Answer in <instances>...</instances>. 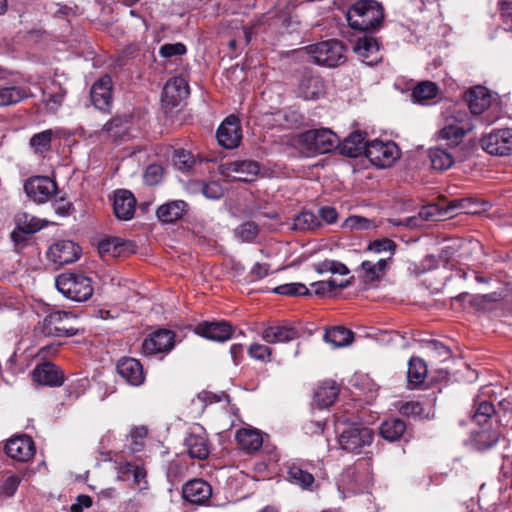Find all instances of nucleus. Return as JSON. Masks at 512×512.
Returning <instances> with one entry per match:
<instances>
[{"instance_id": "obj_1", "label": "nucleus", "mask_w": 512, "mask_h": 512, "mask_svg": "<svg viewBox=\"0 0 512 512\" xmlns=\"http://www.w3.org/2000/svg\"><path fill=\"white\" fill-rule=\"evenodd\" d=\"M337 443L341 450L348 453H360L372 444L373 430L361 423L339 418L336 422Z\"/></svg>"}, {"instance_id": "obj_2", "label": "nucleus", "mask_w": 512, "mask_h": 512, "mask_svg": "<svg viewBox=\"0 0 512 512\" xmlns=\"http://www.w3.org/2000/svg\"><path fill=\"white\" fill-rule=\"evenodd\" d=\"M473 128L474 123L468 113L464 109L453 107L446 112L444 125L438 132V138L447 141L451 147H456Z\"/></svg>"}, {"instance_id": "obj_3", "label": "nucleus", "mask_w": 512, "mask_h": 512, "mask_svg": "<svg viewBox=\"0 0 512 512\" xmlns=\"http://www.w3.org/2000/svg\"><path fill=\"white\" fill-rule=\"evenodd\" d=\"M383 18V8L375 0H359L347 13L349 25L361 31L379 27Z\"/></svg>"}, {"instance_id": "obj_4", "label": "nucleus", "mask_w": 512, "mask_h": 512, "mask_svg": "<svg viewBox=\"0 0 512 512\" xmlns=\"http://www.w3.org/2000/svg\"><path fill=\"white\" fill-rule=\"evenodd\" d=\"M306 53L312 61L321 66L336 67L346 61L345 47L338 40H326L306 46L298 51Z\"/></svg>"}, {"instance_id": "obj_5", "label": "nucleus", "mask_w": 512, "mask_h": 512, "mask_svg": "<svg viewBox=\"0 0 512 512\" xmlns=\"http://www.w3.org/2000/svg\"><path fill=\"white\" fill-rule=\"evenodd\" d=\"M56 287L65 297L76 302L90 299L94 292L92 280L76 273H63L56 278Z\"/></svg>"}, {"instance_id": "obj_6", "label": "nucleus", "mask_w": 512, "mask_h": 512, "mask_svg": "<svg viewBox=\"0 0 512 512\" xmlns=\"http://www.w3.org/2000/svg\"><path fill=\"white\" fill-rule=\"evenodd\" d=\"M299 143L309 154H324L339 146V137L328 128L311 129L299 136Z\"/></svg>"}, {"instance_id": "obj_7", "label": "nucleus", "mask_w": 512, "mask_h": 512, "mask_svg": "<svg viewBox=\"0 0 512 512\" xmlns=\"http://www.w3.org/2000/svg\"><path fill=\"white\" fill-rule=\"evenodd\" d=\"M75 316L66 311H53L43 320L41 330L45 336L69 337L78 332Z\"/></svg>"}, {"instance_id": "obj_8", "label": "nucleus", "mask_w": 512, "mask_h": 512, "mask_svg": "<svg viewBox=\"0 0 512 512\" xmlns=\"http://www.w3.org/2000/svg\"><path fill=\"white\" fill-rule=\"evenodd\" d=\"M365 155L373 165L385 168L390 167L400 157V150L394 142L374 140L368 144Z\"/></svg>"}, {"instance_id": "obj_9", "label": "nucleus", "mask_w": 512, "mask_h": 512, "mask_svg": "<svg viewBox=\"0 0 512 512\" xmlns=\"http://www.w3.org/2000/svg\"><path fill=\"white\" fill-rule=\"evenodd\" d=\"M483 149L492 155L504 156L512 151V129H498L481 139Z\"/></svg>"}, {"instance_id": "obj_10", "label": "nucleus", "mask_w": 512, "mask_h": 512, "mask_svg": "<svg viewBox=\"0 0 512 512\" xmlns=\"http://www.w3.org/2000/svg\"><path fill=\"white\" fill-rule=\"evenodd\" d=\"M27 196L37 203L47 202L57 191V184L47 176H36L24 184Z\"/></svg>"}, {"instance_id": "obj_11", "label": "nucleus", "mask_w": 512, "mask_h": 512, "mask_svg": "<svg viewBox=\"0 0 512 512\" xmlns=\"http://www.w3.org/2000/svg\"><path fill=\"white\" fill-rule=\"evenodd\" d=\"M174 342V332L167 329H159L144 340L142 350L145 355L165 353L173 348Z\"/></svg>"}, {"instance_id": "obj_12", "label": "nucleus", "mask_w": 512, "mask_h": 512, "mask_svg": "<svg viewBox=\"0 0 512 512\" xmlns=\"http://www.w3.org/2000/svg\"><path fill=\"white\" fill-rule=\"evenodd\" d=\"M242 138L241 127L238 117L228 116L217 130V140L226 149L236 148Z\"/></svg>"}, {"instance_id": "obj_13", "label": "nucleus", "mask_w": 512, "mask_h": 512, "mask_svg": "<svg viewBox=\"0 0 512 512\" xmlns=\"http://www.w3.org/2000/svg\"><path fill=\"white\" fill-rule=\"evenodd\" d=\"M80 247L70 240H61L50 246L48 258L58 265L75 262L79 258Z\"/></svg>"}, {"instance_id": "obj_14", "label": "nucleus", "mask_w": 512, "mask_h": 512, "mask_svg": "<svg viewBox=\"0 0 512 512\" xmlns=\"http://www.w3.org/2000/svg\"><path fill=\"white\" fill-rule=\"evenodd\" d=\"M5 452L16 461H29L35 454L34 442L26 435L11 438L5 445Z\"/></svg>"}, {"instance_id": "obj_15", "label": "nucleus", "mask_w": 512, "mask_h": 512, "mask_svg": "<svg viewBox=\"0 0 512 512\" xmlns=\"http://www.w3.org/2000/svg\"><path fill=\"white\" fill-rule=\"evenodd\" d=\"M189 95V86L182 77H173L169 79L162 92V102L166 106L175 107L180 101Z\"/></svg>"}, {"instance_id": "obj_16", "label": "nucleus", "mask_w": 512, "mask_h": 512, "mask_svg": "<svg viewBox=\"0 0 512 512\" xmlns=\"http://www.w3.org/2000/svg\"><path fill=\"white\" fill-rule=\"evenodd\" d=\"M259 164L251 160L234 161L226 163L222 172L228 177L242 182H249L259 173Z\"/></svg>"}, {"instance_id": "obj_17", "label": "nucleus", "mask_w": 512, "mask_h": 512, "mask_svg": "<svg viewBox=\"0 0 512 512\" xmlns=\"http://www.w3.org/2000/svg\"><path fill=\"white\" fill-rule=\"evenodd\" d=\"M91 101L99 110H107L112 103V80L110 76L100 77L91 87Z\"/></svg>"}, {"instance_id": "obj_18", "label": "nucleus", "mask_w": 512, "mask_h": 512, "mask_svg": "<svg viewBox=\"0 0 512 512\" xmlns=\"http://www.w3.org/2000/svg\"><path fill=\"white\" fill-rule=\"evenodd\" d=\"M136 208L134 195L125 189L117 190L114 193L113 211L117 219L127 221L133 218Z\"/></svg>"}, {"instance_id": "obj_19", "label": "nucleus", "mask_w": 512, "mask_h": 512, "mask_svg": "<svg viewBox=\"0 0 512 512\" xmlns=\"http://www.w3.org/2000/svg\"><path fill=\"white\" fill-rule=\"evenodd\" d=\"M465 101L474 115H481L488 110L492 103V95L483 86H475L465 93Z\"/></svg>"}, {"instance_id": "obj_20", "label": "nucleus", "mask_w": 512, "mask_h": 512, "mask_svg": "<svg viewBox=\"0 0 512 512\" xmlns=\"http://www.w3.org/2000/svg\"><path fill=\"white\" fill-rule=\"evenodd\" d=\"M195 330L197 334L218 342L229 340L233 334L232 326L226 321L203 322Z\"/></svg>"}, {"instance_id": "obj_21", "label": "nucleus", "mask_w": 512, "mask_h": 512, "mask_svg": "<svg viewBox=\"0 0 512 512\" xmlns=\"http://www.w3.org/2000/svg\"><path fill=\"white\" fill-rule=\"evenodd\" d=\"M33 380L41 385L60 386L64 381L63 373L51 362L37 365L32 371Z\"/></svg>"}, {"instance_id": "obj_22", "label": "nucleus", "mask_w": 512, "mask_h": 512, "mask_svg": "<svg viewBox=\"0 0 512 512\" xmlns=\"http://www.w3.org/2000/svg\"><path fill=\"white\" fill-rule=\"evenodd\" d=\"M118 374L130 385L139 386L144 382L141 363L134 358H122L117 363Z\"/></svg>"}, {"instance_id": "obj_23", "label": "nucleus", "mask_w": 512, "mask_h": 512, "mask_svg": "<svg viewBox=\"0 0 512 512\" xmlns=\"http://www.w3.org/2000/svg\"><path fill=\"white\" fill-rule=\"evenodd\" d=\"M185 500L194 504L205 503L212 494L211 486L202 479H194L187 482L182 489Z\"/></svg>"}, {"instance_id": "obj_24", "label": "nucleus", "mask_w": 512, "mask_h": 512, "mask_svg": "<svg viewBox=\"0 0 512 512\" xmlns=\"http://www.w3.org/2000/svg\"><path fill=\"white\" fill-rule=\"evenodd\" d=\"M389 268L387 259L365 260L361 263L359 277L368 284L380 281Z\"/></svg>"}, {"instance_id": "obj_25", "label": "nucleus", "mask_w": 512, "mask_h": 512, "mask_svg": "<svg viewBox=\"0 0 512 512\" xmlns=\"http://www.w3.org/2000/svg\"><path fill=\"white\" fill-rule=\"evenodd\" d=\"M367 134L362 131H354L349 136H347L342 143L339 142L340 154L356 158L363 153L365 154V150L368 146L366 141Z\"/></svg>"}, {"instance_id": "obj_26", "label": "nucleus", "mask_w": 512, "mask_h": 512, "mask_svg": "<svg viewBox=\"0 0 512 512\" xmlns=\"http://www.w3.org/2000/svg\"><path fill=\"white\" fill-rule=\"evenodd\" d=\"M198 430L191 432L186 437L185 444L191 458L203 460L208 457L210 449L205 432L201 427Z\"/></svg>"}, {"instance_id": "obj_27", "label": "nucleus", "mask_w": 512, "mask_h": 512, "mask_svg": "<svg viewBox=\"0 0 512 512\" xmlns=\"http://www.w3.org/2000/svg\"><path fill=\"white\" fill-rule=\"evenodd\" d=\"M354 51L368 65H374L381 59L379 44L375 38L370 36L358 38L354 45Z\"/></svg>"}, {"instance_id": "obj_28", "label": "nucleus", "mask_w": 512, "mask_h": 512, "mask_svg": "<svg viewBox=\"0 0 512 512\" xmlns=\"http://www.w3.org/2000/svg\"><path fill=\"white\" fill-rule=\"evenodd\" d=\"M130 118L128 116H116L105 123L99 134L113 141L122 140L129 133Z\"/></svg>"}, {"instance_id": "obj_29", "label": "nucleus", "mask_w": 512, "mask_h": 512, "mask_svg": "<svg viewBox=\"0 0 512 512\" xmlns=\"http://www.w3.org/2000/svg\"><path fill=\"white\" fill-rule=\"evenodd\" d=\"M186 190L190 194H202L207 199L218 200L224 195V189L216 181L205 182L192 179L186 184Z\"/></svg>"}, {"instance_id": "obj_30", "label": "nucleus", "mask_w": 512, "mask_h": 512, "mask_svg": "<svg viewBox=\"0 0 512 512\" xmlns=\"http://www.w3.org/2000/svg\"><path fill=\"white\" fill-rule=\"evenodd\" d=\"M261 337L269 344L289 342L298 337V331L291 326L273 325L266 327L262 331Z\"/></svg>"}, {"instance_id": "obj_31", "label": "nucleus", "mask_w": 512, "mask_h": 512, "mask_svg": "<svg viewBox=\"0 0 512 512\" xmlns=\"http://www.w3.org/2000/svg\"><path fill=\"white\" fill-rule=\"evenodd\" d=\"M188 210V204L183 200H173L158 207L156 215L163 223H174L181 219Z\"/></svg>"}, {"instance_id": "obj_32", "label": "nucleus", "mask_w": 512, "mask_h": 512, "mask_svg": "<svg viewBox=\"0 0 512 512\" xmlns=\"http://www.w3.org/2000/svg\"><path fill=\"white\" fill-rule=\"evenodd\" d=\"M236 441L240 448L247 453L258 451L263 444L261 432L255 428H242L236 432Z\"/></svg>"}, {"instance_id": "obj_33", "label": "nucleus", "mask_w": 512, "mask_h": 512, "mask_svg": "<svg viewBox=\"0 0 512 512\" xmlns=\"http://www.w3.org/2000/svg\"><path fill=\"white\" fill-rule=\"evenodd\" d=\"M132 247L133 245L130 241L119 237H111L99 242L98 251L102 257L106 255L118 257L123 253L132 251Z\"/></svg>"}, {"instance_id": "obj_34", "label": "nucleus", "mask_w": 512, "mask_h": 512, "mask_svg": "<svg viewBox=\"0 0 512 512\" xmlns=\"http://www.w3.org/2000/svg\"><path fill=\"white\" fill-rule=\"evenodd\" d=\"M339 394V388L334 381L322 382L314 393V402L319 408L331 406Z\"/></svg>"}, {"instance_id": "obj_35", "label": "nucleus", "mask_w": 512, "mask_h": 512, "mask_svg": "<svg viewBox=\"0 0 512 512\" xmlns=\"http://www.w3.org/2000/svg\"><path fill=\"white\" fill-rule=\"evenodd\" d=\"M323 339L333 348H340L353 341V332L342 326L332 327L326 330Z\"/></svg>"}, {"instance_id": "obj_36", "label": "nucleus", "mask_w": 512, "mask_h": 512, "mask_svg": "<svg viewBox=\"0 0 512 512\" xmlns=\"http://www.w3.org/2000/svg\"><path fill=\"white\" fill-rule=\"evenodd\" d=\"M322 81L319 77H304L299 84V94L305 100H313L322 94Z\"/></svg>"}, {"instance_id": "obj_37", "label": "nucleus", "mask_w": 512, "mask_h": 512, "mask_svg": "<svg viewBox=\"0 0 512 512\" xmlns=\"http://www.w3.org/2000/svg\"><path fill=\"white\" fill-rule=\"evenodd\" d=\"M501 433L497 430H481L473 435V445L479 451H485L494 447L500 440Z\"/></svg>"}, {"instance_id": "obj_38", "label": "nucleus", "mask_w": 512, "mask_h": 512, "mask_svg": "<svg viewBox=\"0 0 512 512\" xmlns=\"http://www.w3.org/2000/svg\"><path fill=\"white\" fill-rule=\"evenodd\" d=\"M429 158L433 169L439 171L447 170L454 164V156L441 147L431 148Z\"/></svg>"}, {"instance_id": "obj_39", "label": "nucleus", "mask_w": 512, "mask_h": 512, "mask_svg": "<svg viewBox=\"0 0 512 512\" xmlns=\"http://www.w3.org/2000/svg\"><path fill=\"white\" fill-rule=\"evenodd\" d=\"M395 250L396 243L388 238L374 240L367 246V251L382 254V257L379 259H387V263L389 264L395 254Z\"/></svg>"}, {"instance_id": "obj_40", "label": "nucleus", "mask_w": 512, "mask_h": 512, "mask_svg": "<svg viewBox=\"0 0 512 512\" xmlns=\"http://www.w3.org/2000/svg\"><path fill=\"white\" fill-rule=\"evenodd\" d=\"M470 246H473L472 248H478L479 244L477 242L475 243H461L458 245H447L443 247L441 251L440 257L446 262L450 261H459L464 259V255L467 251L471 250Z\"/></svg>"}, {"instance_id": "obj_41", "label": "nucleus", "mask_w": 512, "mask_h": 512, "mask_svg": "<svg viewBox=\"0 0 512 512\" xmlns=\"http://www.w3.org/2000/svg\"><path fill=\"white\" fill-rule=\"evenodd\" d=\"M439 93V87L432 81H423L418 83L413 91L412 97L416 102L424 103L435 98Z\"/></svg>"}, {"instance_id": "obj_42", "label": "nucleus", "mask_w": 512, "mask_h": 512, "mask_svg": "<svg viewBox=\"0 0 512 512\" xmlns=\"http://www.w3.org/2000/svg\"><path fill=\"white\" fill-rule=\"evenodd\" d=\"M427 376V366L420 358H411L408 364L407 378L410 384L419 385Z\"/></svg>"}, {"instance_id": "obj_43", "label": "nucleus", "mask_w": 512, "mask_h": 512, "mask_svg": "<svg viewBox=\"0 0 512 512\" xmlns=\"http://www.w3.org/2000/svg\"><path fill=\"white\" fill-rule=\"evenodd\" d=\"M406 424L401 419H389L382 423L380 433L389 441L398 440L404 433Z\"/></svg>"}, {"instance_id": "obj_44", "label": "nucleus", "mask_w": 512, "mask_h": 512, "mask_svg": "<svg viewBox=\"0 0 512 512\" xmlns=\"http://www.w3.org/2000/svg\"><path fill=\"white\" fill-rule=\"evenodd\" d=\"M47 222L28 213H20L16 216V225L26 234H33L41 230Z\"/></svg>"}, {"instance_id": "obj_45", "label": "nucleus", "mask_w": 512, "mask_h": 512, "mask_svg": "<svg viewBox=\"0 0 512 512\" xmlns=\"http://www.w3.org/2000/svg\"><path fill=\"white\" fill-rule=\"evenodd\" d=\"M288 478L291 482L302 488H307L314 482L313 475L296 464H292L288 467Z\"/></svg>"}, {"instance_id": "obj_46", "label": "nucleus", "mask_w": 512, "mask_h": 512, "mask_svg": "<svg viewBox=\"0 0 512 512\" xmlns=\"http://www.w3.org/2000/svg\"><path fill=\"white\" fill-rule=\"evenodd\" d=\"M320 225L318 217L309 211H304L295 216L293 229L295 230H313Z\"/></svg>"}, {"instance_id": "obj_47", "label": "nucleus", "mask_w": 512, "mask_h": 512, "mask_svg": "<svg viewBox=\"0 0 512 512\" xmlns=\"http://www.w3.org/2000/svg\"><path fill=\"white\" fill-rule=\"evenodd\" d=\"M26 97V92L20 87L0 88V106L13 105Z\"/></svg>"}, {"instance_id": "obj_48", "label": "nucleus", "mask_w": 512, "mask_h": 512, "mask_svg": "<svg viewBox=\"0 0 512 512\" xmlns=\"http://www.w3.org/2000/svg\"><path fill=\"white\" fill-rule=\"evenodd\" d=\"M52 135V130H45L32 136L30 146L33 148L34 152L42 154L48 151L51 147Z\"/></svg>"}, {"instance_id": "obj_49", "label": "nucleus", "mask_w": 512, "mask_h": 512, "mask_svg": "<svg viewBox=\"0 0 512 512\" xmlns=\"http://www.w3.org/2000/svg\"><path fill=\"white\" fill-rule=\"evenodd\" d=\"M54 89H50L49 92L44 91V101L47 108L55 112L61 106L65 97L66 91L62 87L53 85Z\"/></svg>"}, {"instance_id": "obj_50", "label": "nucleus", "mask_w": 512, "mask_h": 512, "mask_svg": "<svg viewBox=\"0 0 512 512\" xmlns=\"http://www.w3.org/2000/svg\"><path fill=\"white\" fill-rule=\"evenodd\" d=\"M274 292L286 296H307L310 290L302 283H287L274 288Z\"/></svg>"}, {"instance_id": "obj_51", "label": "nucleus", "mask_w": 512, "mask_h": 512, "mask_svg": "<svg viewBox=\"0 0 512 512\" xmlns=\"http://www.w3.org/2000/svg\"><path fill=\"white\" fill-rule=\"evenodd\" d=\"M174 166L179 170H189L194 165V157L185 149H177L172 156Z\"/></svg>"}, {"instance_id": "obj_52", "label": "nucleus", "mask_w": 512, "mask_h": 512, "mask_svg": "<svg viewBox=\"0 0 512 512\" xmlns=\"http://www.w3.org/2000/svg\"><path fill=\"white\" fill-rule=\"evenodd\" d=\"M495 413L494 406L488 401H481L476 404L473 419L479 425L485 424Z\"/></svg>"}, {"instance_id": "obj_53", "label": "nucleus", "mask_w": 512, "mask_h": 512, "mask_svg": "<svg viewBox=\"0 0 512 512\" xmlns=\"http://www.w3.org/2000/svg\"><path fill=\"white\" fill-rule=\"evenodd\" d=\"M343 227L350 230H367L374 227L372 220L358 216H349L343 223Z\"/></svg>"}, {"instance_id": "obj_54", "label": "nucleus", "mask_w": 512, "mask_h": 512, "mask_svg": "<svg viewBox=\"0 0 512 512\" xmlns=\"http://www.w3.org/2000/svg\"><path fill=\"white\" fill-rule=\"evenodd\" d=\"M20 483V476L14 474L8 475L0 486V493L7 497H11L15 494Z\"/></svg>"}, {"instance_id": "obj_55", "label": "nucleus", "mask_w": 512, "mask_h": 512, "mask_svg": "<svg viewBox=\"0 0 512 512\" xmlns=\"http://www.w3.org/2000/svg\"><path fill=\"white\" fill-rule=\"evenodd\" d=\"M147 436V429L144 426L134 427L130 431V437L132 440L131 450L138 452L144 445V440Z\"/></svg>"}, {"instance_id": "obj_56", "label": "nucleus", "mask_w": 512, "mask_h": 512, "mask_svg": "<svg viewBox=\"0 0 512 512\" xmlns=\"http://www.w3.org/2000/svg\"><path fill=\"white\" fill-rule=\"evenodd\" d=\"M473 204L471 199H455L449 202L445 213L460 211L464 213H476L477 210L472 209L470 206Z\"/></svg>"}, {"instance_id": "obj_57", "label": "nucleus", "mask_w": 512, "mask_h": 512, "mask_svg": "<svg viewBox=\"0 0 512 512\" xmlns=\"http://www.w3.org/2000/svg\"><path fill=\"white\" fill-rule=\"evenodd\" d=\"M258 232V226L254 222H246L237 229L238 236L246 242L254 240Z\"/></svg>"}, {"instance_id": "obj_58", "label": "nucleus", "mask_w": 512, "mask_h": 512, "mask_svg": "<svg viewBox=\"0 0 512 512\" xmlns=\"http://www.w3.org/2000/svg\"><path fill=\"white\" fill-rule=\"evenodd\" d=\"M249 355L260 361H269L271 349L263 344L253 343L248 349Z\"/></svg>"}, {"instance_id": "obj_59", "label": "nucleus", "mask_w": 512, "mask_h": 512, "mask_svg": "<svg viewBox=\"0 0 512 512\" xmlns=\"http://www.w3.org/2000/svg\"><path fill=\"white\" fill-rule=\"evenodd\" d=\"M186 47L182 43L165 44L160 48V54L165 58L183 55Z\"/></svg>"}, {"instance_id": "obj_60", "label": "nucleus", "mask_w": 512, "mask_h": 512, "mask_svg": "<svg viewBox=\"0 0 512 512\" xmlns=\"http://www.w3.org/2000/svg\"><path fill=\"white\" fill-rule=\"evenodd\" d=\"M126 470L133 474L134 481L140 486L141 490L146 488L147 481H146V471L144 468L135 466L132 464H127Z\"/></svg>"}, {"instance_id": "obj_61", "label": "nucleus", "mask_w": 512, "mask_h": 512, "mask_svg": "<svg viewBox=\"0 0 512 512\" xmlns=\"http://www.w3.org/2000/svg\"><path fill=\"white\" fill-rule=\"evenodd\" d=\"M502 298L501 293L492 292L489 294L477 295L473 298L472 303L476 306L486 308V303H493L500 301Z\"/></svg>"}, {"instance_id": "obj_62", "label": "nucleus", "mask_w": 512, "mask_h": 512, "mask_svg": "<svg viewBox=\"0 0 512 512\" xmlns=\"http://www.w3.org/2000/svg\"><path fill=\"white\" fill-rule=\"evenodd\" d=\"M400 412L406 416L416 417V416H420L423 413V407H422L421 403L418 401H410V402L404 403L400 407Z\"/></svg>"}, {"instance_id": "obj_63", "label": "nucleus", "mask_w": 512, "mask_h": 512, "mask_svg": "<svg viewBox=\"0 0 512 512\" xmlns=\"http://www.w3.org/2000/svg\"><path fill=\"white\" fill-rule=\"evenodd\" d=\"M500 16L503 22L509 26L512 31V2L507 0H501L499 2Z\"/></svg>"}, {"instance_id": "obj_64", "label": "nucleus", "mask_w": 512, "mask_h": 512, "mask_svg": "<svg viewBox=\"0 0 512 512\" xmlns=\"http://www.w3.org/2000/svg\"><path fill=\"white\" fill-rule=\"evenodd\" d=\"M162 176V168L159 165H149L145 171L144 178L146 183L154 185L159 182Z\"/></svg>"}]
</instances>
